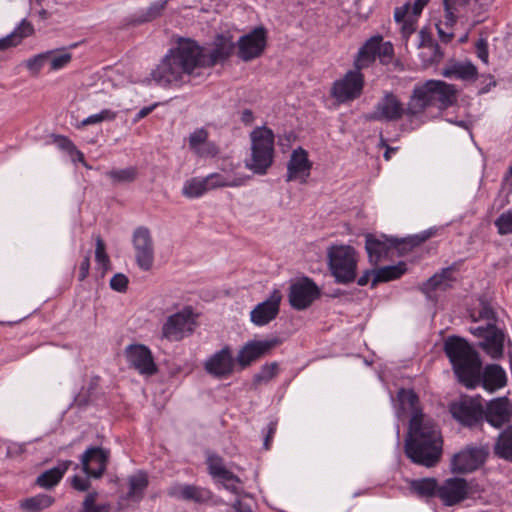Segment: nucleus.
Listing matches in <instances>:
<instances>
[{
    "mask_svg": "<svg viewBox=\"0 0 512 512\" xmlns=\"http://www.w3.org/2000/svg\"><path fill=\"white\" fill-rule=\"evenodd\" d=\"M405 272L406 264L404 262H399L396 265L380 267L379 269L375 270L374 277L372 278L371 281V287L374 288L379 283L398 279Z\"/></svg>",
    "mask_w": 512,
    "mask_h": 512,
    "instance_id": "f704fd0d",
    "label": "nucleus"
},
{
    "mask_svg": "<svg viewBox=\"0 0 512 512\" xmlns=\"http://www.w3.org/2000/svg\"><path fill=\"white\" fill-rule=\"evenodd\" d=\"M495 226L500 235H507L512 233V209L502 213L496 220Z\"/></svg>",
    "mask_w": 512,
    "mask_h": 512,
    "instance_id": "a18cd8bd",
    "label": "nucleus"
},
{
    "mask_svg": "<svg viewBox=\"0 0 512 512\" xmlns=\"http://www.w3.org/2000/svg\"><path fill=\"white\" fill-rule=\"evenodd\" d=\"M420 42L418 44L419 48L428 49L430 47H434L437 50V43L432 38L431 34L427 32L425 29H422L419 32Z\"/></svg>",
    "mask_w": 512,
    "mask_h": 512,
    "instance_id": "13d9d810",
    "label": "nucleus"
},
{
    "mask_svg": "<svg viewBox=\"0 0 512 512\" xmlns=\"http://www.w3.org/2000/svg\"><path fill=\"white\" fill-rule=\"evenodd\" d=\"M415 30L416 20L408 17L405 21L402 22L401 34L405 40H408V38L415 32Z\"/></svg>",
    "mask_w": 512,
    "mask_h": 512,
    "instance_id": "bf43d9fd",
    "label": "nucleus"
},
{
    "mask_svg": "<svg viewBox=\"0 0 512 512\" xmlns=\"http://www.w3.org/2000/svg\"><path fill=\"white\" fill-rule=\"evenodd\" d=\"M428 85L433 88L435 107L446 110L457 102V89L455 85L441 80H428Z\"/></svg>",
    "mask_w": 512,
    "mask_h": 512,
    "instance_id": "bb28decb",
    "label": "nucleus"
},
{
    "mask_svg": "<svg viewBox=\"0 0 512 512\" xmlns=\"http://www.w3.org/2000/svg\"><path fill=\"white\" fill-rule=\"evenodd\" d=\"M406 455L416 464L434 466L442 453V437L434 420L423 412L412 415L409 421Z\"/></svg>",
    "mask_w": 512,
    "mask_h": 512,
    "instance_id": "f257e3e1",
    "label": "nucleus"
},
{
    "mask_svg": "<svg viewBox=\"0 0 512 512\" xmlns=\"http://www.w3.org/2000/svg\"><path fill=\"white\" fill-rule=\"evenodd\" d=\"M281 343L282 340L278 337L249 341L239 350L236 356V363L244 369L261 357L268 355Z\"/></svg>",
    "mask_w": 512,
    "mask_h": 512,
    "instance_id": "2eb2a0df",
    "label": "nucleus"
},
{
    "mask_svg": "<svg viewBox=\"0 0 512 512\" xmlns=\"http://www.w3.org/2000/svg\"><path fill=\"white\" fill-rule=\"evenodd\" d=\"M435 107L433 88L428 80L414 86L406 107V115L415 117L422 114L427 108Z\"/></svg>",
    "mask_w": 512,
    "mask_h": 512,
    "instance_id": "aec40b11",
    "label": "nucleus"
},
{
    "mask_svg": "<svg viewBox=\"0 0 512 512\" xmlns=\"http://www.w3.org/2000/svg\"><path fill=\"white\" fill-rule=\"evenodd\" d=\"M90 269V252L84 257L80 264L79 281H83L89 274Z\"/></svg>",
    "mask_w": 512,
    "mask_h": 512,
    "instance_id": "338daca9",
    "label": "nucleus"
},
{
    "mask_svg": "<svg viewBox=\"0 0 512 512\" xmlns=\"http://www.w3.org/2000/svg\"><path fill=\"white\" fill-rule=\"evenodd\" d=\"M437 482L434 478H423L414 480L411 483V489L422 497H431L437 494Z\"/></svg>",
    "mask_w": 512,
    "mask_h": 512,
    "instance_id": "58836bf2",
    "label": "nucleus"
},
{
    "mask_svg": "<svg viewBox=\"0 0 512 512\" xmlns=\"http://www.w3.org/2000/svg\"><path fill=\"white\" fill-rule=\"evenodd\" d=\"M193 312L190 307L170 315L162 326V336L170 341H179L194 329Z\"/></svg>",
    "mask_w": 512,
    "mask_h": 512,
    "instance_id": "ddd939ff",
    "label": "nucleus"
},
{
    "mask_svg": "<svg viewBox=\"0 0 512 512\" xmlns=\"http://www.w3.org/2000/svg\"><path fill=\"white\" fill-rule=\"evenodd\" d=\"M55 142L60 149L67 151L69 154L76 147L74 145V143L69 138L62 136V135L56 136Z\"/></svg>",
    "mask_w": 512,
    "mask_h": 512,
    "instance_id": "e2e57ef3",
    "label": "nucleus"
},
{
    "mask_svg": "<svg viewBox=\"0 0 512 512\" xmlns=\"http://www.w3.org/2000/svg\"><path fill=\"white\" fill-rule=\"evenodd\" d=\"M494 451L498 457L512 461V425L499 435Z\"/></svg>",
    "mask_w": 512,
    "mask_h": 512,
    "instance_id": "c9c22d12",
    "label": "nucleus"
},
{
    "mask_svg": "<svg viewBox=\"0 0 512 512\" xmlns=\"http://www.w3.org/2000/svg\"><path fill=\"white\" fill-rule=\"evenodd\" d=\"M148 483L147 475L144 472L140 471L137 474L129 476V489L125 499L128 501L139 502L144 496Z\"/></svg>",
    "mask_w": 512,
    "mask_h": 512,
    "instance_id": "72a5a7b5",
    "label": "nucleus"
},
{
    "mask_svg": "<svg viewBox=\"0 0 512 512\" xmlns=\"http://www.w3.org/2000/svg\"><path fill=\"white\" fill-rule=\"evenodd\" d=\"M278 364L277 362H272L270 364H265L261 367L260 371L256 373L253 377V383L255 385H259L262 382H268L272 378H274L277 374Z\"/></svg>",
    "mask_w": 512,
    "mask_h": 512,
    "instance_id": "c03bdc74",
    "label": "nucleus"
},
{
    "mask_svg": "<svg viewBox=\"0 0 512 512\" xmlns=\"http://www.w3.org/2000/svg\"><path fill=\"white\" fill-rule=\"evenodd\" d=\"M380 49L377 51V56L381 58V61L384 62L389 60L393 55V46L390 42L382 43V40H379Z\"/></svg>",
    "mask_w": 512,
    "mask_h": 512,
    "instance_id": "052dcab7",
    "label": "nucleus"
},
{
    "mask_svg": "<svg viewBox=\"0 0 512 512\" xmlns=\"http://www.w3.org/2000/svg\"><path fill=\"white\" fill-rule=\"evenodd\" d=\"M207 465L209 469V473L216 477V475H219L221 471L225 469L223 459L217 455L209 456L207 459Z\"/></svg>",
    "mask_w": 512,
    "mask_h": 512,
    "instance_id": "6e6d98bb",
    "label": "nucleus"
},
{
    "mask_svg": "<svg viewBox=\"0 0 512 512\" xmlns=\"http://www.w3.org/2000/svg\"><path fill=\"white\" fill-rule=\"evenodd\" d=\"M71 59L72 55L69 52L61 51L60 53H54V51H52L48 61L50 62L51 70H58L65 67Z\"/></svg>",
    "mask_w": 512,
    "mask_h": 512,
    "instance_id": "09e8293b",
    "label": "nucleus"
},
{
    "mask_svg": "<svg viewBox=\"0 0 512 512\" xmlns=\"http://www.w3.org/2000/svg\"><path fill=\"white\" fill-rule=\"evenodd\" d=\"M135 260L139 268L149 271L154 263V243L151 233L146 227H138L132 238Z\"/></svg>",
    "mask_w": 512,
    "mask_h": 512,
    "instance_id": "dca6fc26",
    "label": "nucleus"
},
{
    "mask_svg": "<svg viewBox=\"0 0 512 512\" xmlns=\"http://www.w3.org/2000/svg\"><path fill=\"white\" fill-rule=\"evenodd\" d=\"M427 50H428L427 53L426 52L422 53V58L425 62H427L430 65L439 63L444 57V54H443L438 43H437V51H436V49H434V47H430Z\"/></svg>",
    "mask_w": 512,
    "mask_h": 512,
    "instance_id": "5fc2aeb1",
    "label": "nucleus"
},
{
    "mask_svg": "<svg viewBox=\"0 0 512 512\" xmlns=\"http://www.w3.org/2000/svg\"><path fill=\"white\" fill-rule=\"evenodd\" d=\"M95 260L102 264L105 270L110 265V259L106 253V245L99 235L96 237Z\"/></svg>",
    "mask_w": 512,
    "mask_h": 512,
    "instance_id": "3c124183",
    "label": "nucleus"
},
{
    "mask_svg": "<svg viewBox=\"0 0 512 512\" xmlns=\"http://www.w3.org/2000/svg\"><path fill=\"white\" fill-rule=\"evenodd\" d=\"M488 457L485 447L467 446L455 454L451 460V470L456 474H466L481 467Z\"/></svg>",
    "mask_w": 512,
    "mask_h": 512,
    "instance_id": "4468645a",
    "label": "nucleus"
},
{
    "mask_svg": "<svg viewBox=\"0 0 512 512\" xmlns=\"http://www.w3.org/2000/svg\"><path fill=\"white\" fill-rule=\"evenodd\" d=\"M198 44L192 40H181L151 72L152 79L162 87H179L188 81L199 68Z\"/></svg>",
    "mask_w": 512,
    "mask_h": 512,
    "instance_id": "f03ea898",
    "label": "nucleus"
},
{
    "mask_svg": "<svg viewBox=\"0 0 512 512\" xmlns=\"http://www.w3.org/2000/svg\"><path fill=\"white\" fill-rule=\"evenodd\" d=\"M449 410L454 419L468 427L481 423L485 414L480 397H462L459 401L451 403Z\"/></svg>",
    "mask_w": 512,
    "mask_h": 512,
    "instance_id": "1a4fd4ad",
    "label": "nucleus"
},
{
    "mask_svg": "<svg viewBox=\"0 0 512 512\" xmlns=\"http://www.w3.org/2000/svg\"><path fill=\"white\" fill-rule=\"evenodd\" d=\"M379 40H382L381 36H373L359 49L354 60L355 70L361 72L362 69L368 68L375 61L377 51L380 49Z\"/></svg>",
    "mask_w": 512,
    "mask_h": 512,
    "instance_id": "c85d7f7f",
    "label": "nucleus"
},
{
    "mask_svg": "<svg viewBox=\"0 0 512 512\" xmlns=\"http://www.w3.org/2000/svg\"><path fill=\"white\" fill-rule=\"evenodd\" d=\"M166 4H167V0L155 2V3L151 4L150 7L148 8L146 14L142 18L138 19L137 23L148 22V21L155 19L156 17H158L160 15L161 11L165 8Z\"/></svg>",
    "mask_w": 512,
    "mask_h": 512,
    "instance_id": "603ef678",
    "label": "nucleus"
},
{
    "mask_svg": "<svg viewBox=\"0 0 512 512\" xmlns=\"http://www.w3.org/2000/svg\"><path fill=\"white\" fill-rule=\"evenodd\" d=\"M235 362L236 358H233L230 347L225 346L209 357L204 364V368L210 375L223 378L233 373Z\"/></svg>",
    "mask_w": 512,
    "mask_h": 512,
    "instance_id": "4be33fe9",
    "label": "nucleus"
},
{
    "mask_svg": "<svg viewBox=\"0 0 512 512\" xmlns=\"http://www.w3.org/2000/svg\"><path fill=\"white\" fill-rule=\"evenodd\" d=\"M71 485L75 490L87 491L90 487V482L87 479L75 475L71 480Z\"/></svg>",
    "mask_w": 512,
    "mask_h": 512,
    "instance_id": "0e129e2a",
    "label": "nucleus"
},
{
    "mask_svg": "<svg viewBox=\"0 0 512 512\" xmlns=\"http://www.w3.org/2000/svg\"><path fill=\"white\" fill-rule=\"evenodd\" d=\"M267 45V30L263 26L254 28L236 42L237 56L244 62L260 57Z\"/></svg>",
    "mask_w": 512,
    "mask_h": 512,
    "instance_id": "9d476101",
    "label": "nucleus"
},
{
    "mask_svg": "<svg viewBox=\"0 0 512 512\" xmlns=\"http://www.w3.org/2000/svg\"><path fill=\"white\" fill-rule=\"evenodd\" d=\"M53 502L54 498L52 496L39 494L25 499L21 503V507L27 512H39L51 506Z\"/></svg>",
    "mask_w": 512,
    "mask_h": 512,
    "instance_id": "e433bc0d",
    "label": "nucleus"
},
{
    "mask_svg": "<svg viewBox=\"0 0 512 512\" xmlns=\"http://www.w3.org/2000/svg\"><path fill=\"white\" fill-rule=\"evenodd\" d=\"M456 270L455 264L441 269L440 272L435 273L428 280L419 286V290L430 301H437L436 291H446L451 288V282L454 281L452 276L453 271Z\"/></svg>",
    "mask_w": 512,
    "mask_h": 512,
    "instance_id": "5701e85b",
    "label": "nucleus"
},
{
    "mask_svg": "<svg viewBox=\"0 0 512 512\" xmlns=\"http://www.w3.org/2000/svg\"><path fill=\"white\" fill-rule=\"evenodd\" d=\"M138 171L136 167H127L124 169H113L106 172L113 185L131 183L136 180Z\"/></svg>",
    "mask_w": 512,
    "mask_h": 512,
    "instance_id": "4c0bfd02",
    "label": "nucleus"
},
{
    "mask_svg": "<svg viewBox=\"0 0 512 512\" xmlns=\"http://www.w3.org/2000/svg\"><path fill=\"white\" fill-rule=\"evenodd\" d=\"M398 399L403 406H408L411 416L422 412V409L419 407V397L413 390L400 389Z\"/></svg>",
    "mask_w": 512,
    "mask_h": 512,
    "instance_id": "a19ab883",
    "label": "nucleus"
},
{
    "mask_svg": "<svg viewBox=\"0 0 512 512\" xmlns=\"http://www.w3.org/2000/svg\"><path fill=\"white\" fill-rule=\"evenodd\" d=\"M242 179H234L233 181H227L220 174H211L205 178V183L207 185V191L209 189H215L219 187H235L243 184Z\"/></svg>",
    "mask_w": 512,
    "mask_h": 512,
    "instance_id": "79ce46f5",
    "label": "nucleus"
},
{
    "mask_svg": "<svg viewBox=\"0 0 512 512\" xmlns=\"http://www.w3.org/2000/svg\"><path fill=\"white\" fill-rule=\"evenodd\" d=\"M282 294L274 289L269 297L258 303L250 312V321L256 326H265L276 319L280 312Z\"/></svg>",
    "mask_w": 512,
    "mask_h": 512,
    "instance_id": "a211bd4d",
    "label": "nucleus"
},
{
    "mask_svg": "<svg viewBox=\"0 0 512 512\" xmlns=\"http://www.w3.org/2000/svg\"><path fill=\"white\" fill-rule=\"evenodd\" d=\"M207 191L205 179L192 178L185 182L182 193L187 198H195Z\"/></svg>",
    "mask_w": 512,
    "mask_h": 512,
    "instance_id": "ea45409f",
    "label": "nucleus"
},
{
    "mask_svg": "<svg viewBox=\"0 0 512 512\" xmlns=\"http://www.w3.org/2000/svg\"><path fill=\"white\" fill-rule=\"evenodd\" d=\"M480 308L478 317L474 318V321L486 320L487 323H495L497 320V314L491 305L484 299H480Z\"/></svg>",
    "mask_w": 512,
    "mask_h": 512,
    "instance_id": "de8ad7c7",
    "label": "nucleus"
},
{
    "mask_svg": "<svg viewBox=\"0 0 512 512\" xmlns=\"http://www.w3.org/2000/svg\"><path fill=\"white\" fill-rule=\"evenodd\" d=\"M327 264L336 283L349 284L355 281L358 256L352 246L344 244L329 246Z\"/></svg>",
    "mask_w": 512,
    "mask_h": 512,
    "instance_id": "20e7f679",
    "label": "nucleus"
},
{
    "mask_svg": "<svg viewBox=\"0 0 512 512\" xmlns=\"http://www.w3.org/2000/svg\"><path fill=\"white\" fill-rule=\"evenodd\" d=\"M432 236V232L424 231L418 235L408 238H388L385 235L376 236L367 234L365 236V249L371 262L377 263L381 258L386 257L392 249H412L425 242Z\"/></svg>",
    "mask_w": 512,
    "mask_h": 512,
    "instance_id": "423d86ee",
    "label": "nucleus"
},
{
    "mask_svg": "<svg viewBox=\"0 0 512 512\" xmlns=\"http://www.w3.org/2000/svg\"><path fill=\"white\" fill-rule=\"evenodd\" d=\"M34 33L33 25L27 21L22 20L21 23L9 35L0 39V51L7 50L15 47L22 42V40Z\"/></svg>",
    "mask_w": 512,
    "mask_h": 512,
    "instance_id": "2f4dec72",
    "label": "nucleus"
},
{
    "mask_svg": "<svg viewBox=\"0 0 512 512\" xmlns=\"http://www.w3.org/2000/svg\"><path fill=\"white\" fill-rule=\"evenodd\" d=\"M215 478L219 479L223 483V485L226 484L227 482L240 483V479L238 478V476H236L234 473H232L226 468L223 471H221L219 475H216Z\"/></svg>",
    "mask_w": 512,
    "mask_h": 512,
    "instance_id": "69168bd1",
    "label": "nucleus"
},
{
    "mask_svg": "<svg viewBox=\"0 0 512 512\" xmlns=\"http://www.w3.org/2000/svg\"><path fill=\"white\" fill-rule=\"evenodd\" d=\"M410 9V4L407 2L401 7H396L394 11V19L397 23L405 21V17Z\"/></svg>",
    "mask_w": 512,
    "mask_h": 512,
    "instance_id": "774afa93",
    "label": "nucleus"
},
{
    "mask_svg": "<svg viewBox=\"0 0 512 512\" xmlns=\"http://www.w3.org/2000/svg\"><path fill=\"white\" fill-rule=\"evenodd\" d=\"M128 278L122 273L115 274L110 280L111 289L117 292H125L128 286Z\"/></svg>",
    "mask_w": 512,
    "mask_h": 512,
    "instance_id": "4d7b16f0",
    "label": "nucleus"
},
{
    "mask_svg": "<svg viewBox=\"0 0 512 512\" xmlns=\"http://www.w3.org/2000/svg\"><path fill=\"white\" fill-rule=\"evenodd\" d=\"M125 353L129 365L136 369L140 374L151 376L157 372V366L154 362L152 353L145 345H129L126 348Z\"/></svg>",
    "mask_w": 512,
    "mask_h": 512,
    "instance_id": "6ab92c4d",
    "label": "nucleus"
},
{
    "mask_svg": "<svg viewBox=\"0 0 512 512\" xmlns=\"http://www.w3.org/2000/svg\"><path fill=\"white\" fill-rule=\"evenodd\" d=\"M168 494L177 499L202 503L210 498L209 491L194 485L172 486Z\"/></svg>",
    "mask_w": 512,
    "mask_h": 512,
    "instance_id": "c756f323",
    "label": "nucleus"
},
{
    "mask_svg": "<svg viewBox=\"0 0 512 512\" xmlns=\"http://www.w3.org/2000/svg\"><path fill=\"white\" fill-rule=\"evenodd\" d=\"M476 50L478 58L485 64L488 63V44L483 38H480L476 43Z\"/></svg>",
    "mask_w": 512,
    "mask_h": 512,
    "instance_id": "680f3d73",
    "label": "nucleus"
},
{
    "mask_svg": "<svg viewBox=\"0 0 512 512\" xmlns=\"http://www.w3.org/2000/svg\"><path fill=\"white\" fill-rule=\"evenodd\" d=\"M208 138V132L201 128L195 130L189 136V147L193 150L197 155L203 156L205 154L204 149L201 148L202 144H205Z\"/></svg>",
    "mask_w": 512,
    "mask_h": 512,
    "instance_id": "37998d69",
    "label": "nucleus"
},
{
    "mask_svg": "<svg viewBox=\"0 0 512 512\" xmlns=\"http://www.w3.org/2000/svg\"><path fill=\"white\" fill-rule=\"evenodd\" d=\"M97 492L88 493L83 501V512H109V505H96Z\"/></svg>",
    "mask_w": 512,
    "mask_h": 512,
    "instance_id": "49530a36",
    "label": "nucleus"
},
{
    "mask_svg": "<svg viewBox=\"0 0 512 512\" xmlns=\"http://www.w3.org/2000/svg\"><path fill=\"white\" fill-rule=\"evenodd\" d=\"M109 460V451L101 447H89L81 456L83 471L94 478H100L105 473Z\"/></svg>",
    "mask_w": 512,
    "mask_h": 512,
    "instance_id": "412c9836",
    "label": "nucleus"
},
{
    "mask_svg": "<svg viewBox=\"0 0 512 512\" xmlns=\"http://www.w3.org/2000/svg\"><path fill=\"white\" fill-rule=\"evenodd\" d=\"M236 43L233 41L232 36L218 34L213 43L212 48L206 50L198 45L199 55L197 62L199 68L213 67L217 64L224 63L234 53Z\"/></svg>",
    "mask_w": 512,
    "mask_h": 512,
    "instance_id": "6e6552de",
    "label": "nucleus"
},
{
    "mask_svg": "<svg viewBox=\"0 0 512 512\" xmlns=\"http://www.w3.org/2000/svg\"><path fill=\"white\" fill-rule=\"evenodd\" d=\"M312 163L308 159V153L305 149L298 147L291 153L287 163L286 181L290 182L299 179L301 183H305L310 175Z\"/></svg>",
    "mask_w": 512,
    "mask_h": 512,
    "instance_id": "b1692460",
    "label": "nucleus"
},
{
    "mask_svg": "<svg viewBox=\"0 0 512 512\" xmlns=\"http://www.w3.org/2000/svg\"><path fill=\"white\" fill-rule=\"evenodd\" d=\"M437 495L444 505L453 506L467 497V481L463 478H449L437 489Z\"/></svg>",
    "mask_w": 512,
    "mask_h": 512,
    "instance_id": "393cba45",
    "label": "nucleus"
},
{
    "mask_svg": "<svg viewBox=\"0 0 512 512\" xmlns=\"http://www.w3.org/2000/svg\"><path fill=\"white\" fill-rule=\"evenodd\" d=\"M114 118H115V113L112 112L111 110L105 109V110H102L100 113H97V114L87 117L86 119H84L81 122V125L82 126L92 125V124L100 123L104 120H113Z\"/></svg>",
    "mask_w": 512,
    "mask_h": 512,
    "instance_id": "864d4df0",
    "label": "nucleus"
},
{
    "mask_svg": "<svg viewBox=\"0 0 512 512\" xmlns=\"http://www.w3.org/2000/svg\"><path fill=\"white\" fill-rule=\"evenodd\" d=\"M52 51H47L45 53L38 54L33 58L27 60L26 67L33 73L37 74L43 65L48 61V58L51 57Z\"/></svg>",
    "mask_w": 512,
    "mask_h": 512,
    "instance_id": "8fccbe9b",
    "label": "nucleus"
},
{
    "mask_svg": "<svg viewBox=\"0 0 512 512\" xmlns=\"http://www.w3.org/2000/svg\"><path fill=\"white\" fill-rule=\"evenodd\" d=\"M470 333L479 339L477 346L492 360H500L504 356L505 343L511 345L503 329L495 323H487L477 327H471Z\"/></svg>",
    "mask_w": 512,
    "mask_h": 512,
    "instance_id": "0eeeda50",
    "label": "nucleus"
},
{
    "mask_svg": "<svg viewBox=\"0 0 512 512\" xmlns=\"http://www.w3.org/2000/svg\"><path fill=\"white\" fill-rule=\"evenodd\" d=\"M363 87V74L357 70H351L342 79L334 82L331 88V96L339 103H345L360 97Z\"/></svg>",
    "mask_w": 512,
    "mask_h": 512,
    "instance_id": "f8f14e48",
    "label": "nucleus"
},
{
    "mask_svg": "<svg viewBox=\"0 0 512 512\" xmlns=\"http://www.w3.org/2000/svg\"><path fill=\"white\" fill-rule=\"evenodd\" d=\"M442 75L447 78L455 77L469 81L477 78L478 71L476 66L471 62H454L443 69Z\"/></svg>",
    "mask_w": 512,
    "mask_h": 512,
    "instance_id": "473e14b6",
    "label": "nucleus"
},
{
    "mask_svg": "<svg viewBox=\"0 0 512 512\" xmlns=\"http://www.w3.org/2000/svg\"><path fill=\"white\" fill-rule=\"evenodd\" d=\"M443 350L448 357L459 383L468 389L480 384L482 360L478 351L464 338L448 336Z\"/></svg>",
    "mask_w": 512,
    "mask_h": 512,
    "instance_id": "7ed1b4c3",
    "label": "nucleus"
},
{
    "mask_svg": "<svg viewBox=\"0 0 512 512\" xmlns=\"http://www.w3.org/2000/svg\"><path fill=\"white\" fill-rule=\"evenodd\" d=\"M484 419L493 427L499 428L512 419V404L507 397L492 400L485 410Z\"/></svg>",
    "mask_w": 512,
    "mask_h": 512,
    "instance_id": "a878e982",
    "label": "nucleus"
},
{
    "mask_svg": "<svg viewBox=\"0 0 512 512\" xmlns=\"http://www.w3.org/2000/svg\"><path fill=\"white\" fill-rule=\"evenodd\" d=\"M480 384L490 391L494 392L507 384V375L505 370L498 364H488L481 372Z\"/></svg>",
    "mask_w": 512,
    "mask_h": 512,
    "instance_id": "cd10ccee",
    "label": "nucleus"
},
{
    "mask_svg": "<svg viewBox=\"0 0 512 512\" xmlns=\"http://www.w3.org/2000/svg\"><path fill=\"white\" fill-rule=\"evenodd\" d=\"M406 115V108L393 92H385L377 102L374 110L365 116L368 121L393 122Z\"/></svg>",
    "mask_w": 512,
    "mask_h": 512,
    "instance_id": "9b49d317",
    "label": "nucleus"
},
{
    "mask_svg": "<svg viewBox=\"0 0 512 512\" xmlns=\"http://www.w3.org/2000/svg\"><path fill=\"white\" fill-rule=\"evenodd\" d=\"M71 465L72 461L70 460L59 461L57 466L41 473L36 479V484L45 489L53 488L60 482Z\"/></svg>",
    "mask_w": 512,
    "mask_h": 512,
    "instance_id": "7c9ffc66",
    "label": "nucleus"
},
{
    "mask_svg": "<svg viewBox=\"0 0 512 512\" xmlns=\"http://www.w3.org/2000/svg\"><path fill=\"white\" fill-rule=\"evenodd\" d=\"M251 158L246 167L257 174H265L271 166L274 156V133L266 127H256L250 133Z\"/></svg>",
    "mask_w": 512,
    "mask_h": 512,
    "instance_id": "39448f33",
    "label": "nucleus"
},
{
    "mask_svg": "<svg viewBox=\"0 0 512 512\" xmlns=\"http://www.w3.org/2000/svg\"><path fill=\"white\" fill-rule=\"evenodd\" d=\"M320 297V289L313 280L308 277L292 283L289 288V303L296 310L308 308Z\"/></svg>",
    "mask_w": 512,
    "mask_h": 512,
    "instance_id": "f3484780",
    "label": "nucleus"
}]
</instances>
